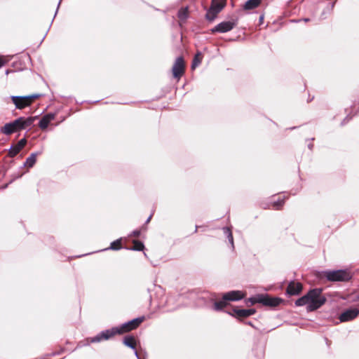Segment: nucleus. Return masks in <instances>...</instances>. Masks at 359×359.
Segmentation results:
<instances>
[{
    "mask_svg": "<svg viewBox=\"0 0 359 359\" xmlns=\"http://www.w3.org/2000/svg\"><path fill=\"white\" fill-rule=\"evenodd\" d=\"M123 344L133 349H135V341L133 336H126L123 339Z\"/></svg>",
    "mask_w": 359,
    "mask_h": 359,
    "instance_id": "nucleus-20",
    "label": "nucleus"
},
{
    "mask_svg": "<svg viewBox=\"0 0 359 359\" xmlns=\"http://www.w3.org/2000/svg\"><path fill=\"white\" fill-rule=\"evenodd\" d=\"M57 11H58V8H56V11H55V15H57Z\"/></svg>",
    "mask_w": 359,
    "mask_h": 359,
    "instance_id": "nucleus-36",
    "label": "nucleus"
},
{
    "mask_svg": "<svg viewBox=\"0 0 359 359\" xmlns=\"http://www.w3.org/2000/svg\"><path fill=\"white\" fill-rule=\"evenodd\" d=\"M198 226H196L195 232L197 231Z\"/></svg>",
    "mask_w": 359,
    "mask_h": 359,
    "instance_id": "nucleus-40",
    "label": "nucleus"
},
{
    "mask_svg": "<svg viewBox=\"0 0 359 359\" xmlns=\"http://www.w3.org/2000/svg\"><path fill=\"white\" fill-rule=\"evenodd\" d=\"M57 11H58V8H56V11H55V15H57Z\"/></svg>",
    "mask_w": 359,
    "mask_h": 359,
    "instance_id": "nucleus-38",
    "label": "nucleus"
},
{
    "mask_svg": "<svg viewBox=\"0 0 359 359\" xmlns=\"http://www.w3.org/2000/svg\"><path fill=\"white\" fill-rule=\"evenodd\" d=\"M35 119L36 117H20L15 119L14 121L16 126L17 131L25 130L28 128H30L32 126Z\"/></svg>",
    "mask_w": 359,
    "mask_h": 359,
    "instance_id": "nucleus-8",
    "label": "nucleus"
},
{
    "mask_svg": "<svg viewBox=\"0 0 359 359\" xmlns=\"http://www.w3.org/2000/svg\"><path fill=\"white\" fill-rule=\"evenodd\" d=\"M57 11H58V8H56V11H55V15H57Z\"/></svg>",
    "mask_w": 359,
    "mask_h": 359,
    "instance_id": "nucleus-37",
    "label": "nucleus"
},
{
    "mask_svg": "<svg viewBox=\"0 0 359 359\" xmlns=\"http://www.w3.org/2000/svg\"><path fill=\"white\" fill-rule=\"evenodd\" d=\"M26 142H27L25 139L20 140L15 147H11L9 149L10 156H15V155H17L20 151V150L25 146Z\"/></svg>",
    "mask_w": 359,
    "mask_h": 359,
    "instance_id": "nucleus-15",
    "label": "nucleus"
},
{
    "mask_svg": "<svg viewBox=\"0 0 359 359\" xmlns=\"http://www.w3.org/2000/svg\"><path fill=\"white\" fill-rule=\"evenodd\" d=\"M259 303L269 306H276L280 304L281 299L276 297H271L268 295L259 294Z\"/></svg>",
    "mask_w": 359,
    "mask_h": 359,
    "instance_id": "nucleus-11",
    "label": "nucleus"
},
{
    "mask_svg": "<svg viewBox=\"0 0 359 359\" xmlns=\"http://www.w3.org/2000/svg\"><path fill=\"white\" fill-rule=\"evenodd\" d=\"M91 339H92V338H90V343H92V342H91ZM87 341H89V339H87Z\"/></svg>",
    "mask_w": 359,
    "mask_h": 359,
    "instance_id": "nucleus-39",
    "label": "nucleus"
},
{
    "mask_svg": "<svg viewBox=\"0 0 359 359\" xmlns=\"http://www.w3.org/2000/svg\"><path fill=\"white\" fill-rule=\"evenodd\" d=\"M4 64H5L4 60L1 57H0V68L1 67H3L4 65Z\"/></svg>",
    "mask_w": 359,
    "mask_h": 359,
    "instance_id": "nucleus-30",
    "label": "nucleus"
},
{
    "mask_svg": "<svg viewBox=\"0 0 359 359\" xmlns=\"http://www.w3.org/2000/svg\"><path fill=\"white\" fill-rule=\"evenodd\" d=\"M151 217H152V215H151L147 218V221H146V224H147V223H149V221H150V219H151Z\"/></svg>",
    "mask_w": 359,
    "mask_h": 359,
    "instance_id": "nucleus-32",
    "label": "nucleus"
},
{
    "mask_svg": "<svg viewBox=\"0 0 359 359\" xmlns=\"http://www.w3.org/2000/svg\"><path fill=\"white\" fill-rule=\"evenodd\" d=\"M39 153L31 154L30 156L26 159L24 165L28 168H32L36 163V156Z\"/></svg>",
    "mask_w": 359,
    "mask_h": 359,
    "instance_id": "nucleus-19",
    "label": "nucleus"
},
{
    "mask_svg": "<svg viewBox=\"0 0 359 359\" xmlns=\"http://www.w3.org/2000/svg\"><path fill=\"white\" fill-rule=\"evenodd\" d=\"M121 248V241L116 240L111 243L109 249L118 250Z\"/></svg>",
    "mask_w": 359,
    "mask_h": 359,
    "instance_id": "nucleus-26",
    "label": "nucleus"
},
{
    "mask_svg": "<svg viewBox=\"0 0 359 359\" xmlns=\"http://www.w3.org/2000/svg\"><path fill=\"white\" fill-rule=\"evenodd\" d=\"M46 118H48V120L50 122L51 121H53L55 118V115L53 114H48L44 116Z\"/></svg>",
    "mask_w": 359,
    "mask_h": 359,
    "instance_id": "nucleus-28",
    "label": "nucleus"
},
{
    "mask_svg": "<svg viewBox=\"0 0 359 359\" xmlns=\"http://www.w3.org/2000/svg\"><path fill=\"white\" fill-rule=\"evenodd\" d=\"M144 320V317H139L122 324L120 327H112L106 330L95 337H92L91 342H100L102 340H107L117 334H123L137 328Z\"/></svg>",
    "mask_w": 359,
    "mask_h": 359,
    "instance_id": "nucleus-1",
    "label": "nucleus"
},
{
    "mask_svg": "<svg viewBox=\"0 0 359 359\" xmlns=\"http://www.w3.org/2000/svg\"><path fill=\"white\" fill-rule=\"evenodd\" d=\"M244 297V294L239 290H232L224 293L222 299L215 302L213 308L215 311H221L227 306L228 301H238Z\"/></svg>",
    "mask_w": 359,
    "mask_h": 359,
    "instance_id": "nucleus-3",
    "label": "nucleus"
},
{
    "mask_svg": "<svg viewBox=\"0 0 359 359\" xmlns=\"http://www.w3.org/2000/svg\"><path fill=\"white\" fill-rule=\"evenodd\" d=\"M49 123L50 121L43 116L39 121V126L41 129H46L48 126Z\"/></svg>",
    "mask_w": 359,
    "mask_h": 359,
    "instance_id": "nucleus-24",
    "label": "nucleus"
},
{
    "mask_svg": "<svg viewBox=\"0 0 359 359\" xmlns=\"http://www.w3.org/2000/svg\"><path fill=\"white\" fill-rule=\"evenodd\" d=\"M302 20H304V22H308L309 20V18H304Z\"/></svg>",
    "mask_w": 359,
    "mask_h": 359,
    "instance_id": "nucleus-34",
    "label": "nucleus"
},
{
    "mask_svg": "<svg viewBox=\"0 0 359 359\" xmlns=\"http://www.w3.org/2000/svg\"><path fill=\"white\" fill-rule=\"evenodd\" d=\"M39 94H33L28 96H11V99L15 107L19 109H22L26 107L31 104L33 99L39 97Z\"/></svg>",
    "mask_w": 359,
    "mask_h": 359,
    "instance_id": "nucleus-5",
    "label": "nucleus"
},
{
    "mask_svg": "<svg viewBox=\"0 0 359 359\" xmlns=\"http://www.w3.org/2000/svg\"><path fill=\"white\" fill-rule=\"evenodd\" d=\"M256 312L255 309H233L231 312H229V313L232 316H236L238 318H246L250 316H252L255 314Z\"/></svg>",
    "mask_w": 359,
    "mask_h": 359,
    "instance_id": "nucleus-12",
    "label": "nucleus"
},
{
    "mask_svg": "<svg viewBox=\"0 0 359 359\" xmlns=\"http://www.w3.org/2000/svg\"><path fill=\"white\" fill-rule=\"evenodd\" d=\"M359 315V309L357 308L349 309L341 313L339 320L341 322H347L353 320Z\"/></svg>",
    "mask_w": 359,
    "mask_h": 359,
    "instance_id": "nucleus-10",
    "label": "nucleus"
},
{
    "mask_svg": "<svg viewBox=\"0 0 359 359\" xmlns=\"http://www.w3.org/2000/svg\"><path fill=\"white\" fill-rule=\"evenodd\" d=\"M0 132L6 135H9L15 132H17L15 121H13L12 122L6 123L4 126L1 128Z\"/></svg>",
    "mask_w": 359,
    "mask_h": 359,
    "instance_id": "nucleus-14",
    "label": "nucleus"
},
{
    "mask_svg": "<svg viewBox=\"0 0 359 359\" xmlns=\"http://www.w3.org/2000/svg\"><path fill=\"white\" fill-rule=\"evenodd\" d=\"M302 290V285L298 282H290L287 288V293L290 295L298 294Z\"/></svg>",
    "mask_w": 359,
    "mask_h": 359,
    "instance_id": "nucleus-13",
    "label": "nucleus"
},
{
    "mask_svg": "<svg viewBox=\"0 0 359 359\" xmlns=\"http://www.w3.org/2000/svg\"><path fill=\"white\" fill-rule=\"evenodd\" d=\"M177 16L180 20H186L188 18V7L182 8L178 11Z\"/></svg>",
    "mask_w": 359,
    "mask_h": 359,
    "instance_id": "nucleus-22",
    "label": "nucleus"
},
{
    "mask_svg": "<svg viewBox=\"0 0 359 359\" xmlns=\"http://www.w3.org/2000/svg\"><path fill=\"white\" fill-rule=\"evenodd\" d=\"M237 24L238 20L236 19L229 21H224L214 27L211 29V32L226 33L232 30L237 25Z\"/></svg>",
    "mask_w": 359,
    "mask_h": 359,
    "instance_id": "nucleus-7",
    "label": "nucleus"
},
{
    "mask_svg": "<svg viewBox=\"0 0 359 359\" xmlns=\"http://www.w3.org/2000/svg\"><path fill=\"white\" fill-rule=\"evenodd\" d=\"M62 0H60L59 3H58V5H57V8H59L60 5V3H61Z\"/></svg>",
    "mask_w": 359,
    "mask_h": 359,
    "instance_id": "nucleus-35",
    "label": "nucleus"
},
{
    "mask_svg": "<svg viewBox=\"0 0 359 359\" xmlns=\"http://www.w3.org/2000/svg\"><path fill=\"white\" fill-rule=\"evenodd\" d=\"M322 292V288H314L309 291V304L306 308L308 311H316L326 302V298Z\"/></svg>",
    "mask_w": 359,
    "mask_h": 359,
    "instance_id": "nucleus-2",
    "label": "nucleus"
},
{
    "mask_svg": "<svg viewBox=\"0 0 359 359\" xmlns=\"http://www.w3.org/2000/svg\"><path fill=\"white\" fill-rule=\"evenodd\" d=\"M309 292L305 295L299 298L295 302V305L297 306H305V305H306V306H309Z\"/></svg>",
    "mask_w": 359,
    "mask_h": 359,
    "instance_id": "nucleus-17",
    "label": "nucleus"
},
{
    "mask_svg": "<svg viewBox=\"0 0 359 359\" xmlns=\"http://www.w3.org/2000/svg\"><path fill=\"white\" fill-rule=\"evenodd\" d=\"M133 244H134V245L131 248V250H133L142 251L144 248V245L141 241H134Z\"/></svg>",
    "mask_w": 359,
    "mask_h": 359,
    "instance_id": "nucleus-23",
    "label": "nucleus"
},
{
    "mask_svg": "<svg viewBox=\"0 0 359 359\" xmlns=\"http://www.w3.org/2000/svg\"><path fill=\"white\" fill-rule=\"evenodd\" d=\"M202 59L203 54L199 51L197 52L193 59L191 69H194L196 67H197L201 63Z\"/></svg>",
    "mask_w": 359,
    "mask_h": 359,
    "instance_id": "nucleus-18",
    "label": "nucleus"
},
{
    "mask_svg": "<svg viewBox=\"0 0 359 359\" xmlns=\"http://www.w3.org/2000/svg\"><path fill=\"white\" fill-rule=\"evenodd\" d=\"M172 74L175 78L180 79L184 72V62L182 57L176 59L172 69Z\"/></svg>",
    "mask_w": 359,
    "mask_h": 359,
    "instance_id": "nucleus-9",
    "label": "nucleus"
},
{
    "mask_svg": "<svg viewBox=\"0 0 359 359\" xmlns=\"http://www.w3.org/2000/svg\"><path fill=\"white\" fill-rule=\"evenodd\" d=\"M140 235V230H135L132 232L130 236H133L134 237H138Z\"/></svg>",
    "mask_w": 359,
    "mask_h": 359,
    "instance_id": "nucleus-29",
    "label": "nucleus"
},
{
    "mask_svg": "<svg viewBox=\"0 0 359 359\" xmlns=\"http://www.w3.org/2000/svg\"><path fill=\"white\" fill-rule=\"evenodd\" d=\"M135 355L137 359H141L137 351H135Z\"/></svg>",
    "mask_w": 359,
    "mask_h": 359,
    "instance_id": "nucleus-31",
    "label": "nucleus"
},
{
    "mask_svg": "<svg viewBox=\"0 0 359 359\" xmlns=\"http://www.w3.org/2000/svg\"><path fill=\"white\" fill-rule=\"evenodd\" d=\"M262 0H248L245 5L244 9L251 10L257 8L261 3Z\"/></svg>",
    "mask_w": 359,
    "mask_h": 359,
    "instance_id": "nucleus-16",
    "label": "nucleus"
},
{
    "mask_svg": "<svg viewBox=\"0 0 359 359\" xmlns=\"http://www.w3.org/2000/svg\"><path fill=\"white\" fill-rule=\"evenodd\" d=\"M225 5L226 2L224 0H212L210 8L206 14L207 19L210 20H214Z\"/></svg>",
    "mask_w": 359,
    "mask_h": 359,
    "instance_id": "nucleus-6",
    "label": "nucleus"
},
{
    "mask_svg": "<svg viewBox=\"0 0 359 359\" xmlns=\"http://www.w3.org/2000/svg\"><path fill=\"white\" fill-rule=\"evenodd\" d=\"M308 147H309V148L310 149H312V147H313V144H309L308 145Z\"/></svg>",
    "mask_w": 359,
    "mask_h": 359,
    "instance_id": "nucleus-33",
    "label": "nucleus"
},
{
    "mask_svg": "<svg viewBox=\"0 0 359 359\" xmlns=\"http://www.w3.org/2000/svg\"><path fill=\"white\" fill-rule=\"evenodd\" d=\"M285 199H278L273 203V208L276 210L280 209L283 205Z\"/></svg>",
    "mask_w": 359,
    "mask_h": 359,
    "instance_id": "nucleus-25",
    "label": "nucleus"
},
{
    "mask_svg": "<svg viewBox=\"0 0 359 359\" xmlns=\"http://www.w3.org/2000/svg\"><path fill=\"white\" fill-rule=\"evenodd\" d=\"M258 299H259V294L256 297L249 298L248 301L250 302L251 304H255L256 303H259Z\"/></svg>",
    "mask_w": 359,
    "mask_h": 359,
    "instance_id": "nucleus-27",
    "label": "nucleus"
},
{
    "mask_svg": "<svg viewBox=\"0 0 359 359\" xmlns=\"http://www.w3.org/2000/svg\"><path fill=\"white\" fill-rule=\"evenodd\" d=\"M324 275L329 281H347L351 278L346 270L326 271Z\"/></svg>",
    "mask_w": 359,
    "mask_h": 359,
    "instance_id": "nucleus-4",
    "label": "nucleus"
},
{
    "mask_svg": "<svg viewBox=\"0 0 359 359\" xmlns=\"http://www.w3.org/2000/svg\"><path fill=\"white\" fill-rule=\"evenodd\" d=\"M223 232L226 236V238H227L229 243L231 244V248L233 249L234 248L233 238L232 232H231L230 228L224 227Z\"/></svg>",
    "mask_w": 359,
    "mask_h": 359,
    "instance_id": "nucleus-21",
    "label": "nucleus"
}]
</instances>
